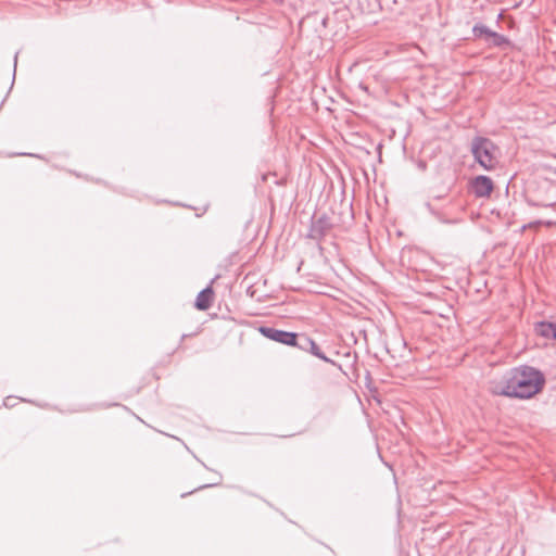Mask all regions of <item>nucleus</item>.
<instances>
[{
	"label": "nucleus",
	"mask_w": 556,
	"mask_h": 556,
	"mask_svg": "<svg viewBox=\"0 0 556 556\" xmlns=\"http://www.w3.org/2000/svg\"><path fill=\"white\" fill-rule=\"evenodd\" d=\"M545 384L543 372L532 366L521 365L511 368L501 380L490 382L493 395L516 399H530L541 392Z\"/></svg>",
	"instance_id": "1"
},
{
	"label": "nucleus",
	"mask_w": 556,
	"mask_h": 556,
	"mask_svg": "<svg viewBox=\"0 0 556 556\" xmlns=\"http://www.w3.org/2000/svg\"><path fill=\"white\" fill-rule=\"evenodd\" d=\"M497 151L498 148L495 143L486 137L477 136L470 144V152L475 161L485 170H492L496 167L498 163Z\"/></svg>",
	"instance_id": "2"
},
{
	"label": "nucleus",
	"mask_w": 556,
	"mask_h": 556,
	"mask_svg": "<svg viewBox=\"0 0 556 556\" xmlns=\"http://www.w3.org/2000/svg\"><path fill=\"white\" fill-rule=\"evenodd\" d=\"M258 331L267 339L288 346H296L299 334L291 331H285L274 327L262 326Z\"/></svg>",
	"instance_id": "3"
},
{
	"label": "nucleus",
	"mask_w": 556,
	"mask_h": 556,
	"mask_svg": "<svg viewBox=\"0 0 556 556\" xmlns=\"http://www.w3.org/2000/svg\"><path fill=\"white\" fill-rule=\"evenodd\" d=\"M331 228L332 223L330 217H328L326 214H323L316 218H313L308 230V237L319 242L326 237Z\"/></svg>",
	"instance_id": "4"
},
{
	"label": "nucleus",
	"mask_w": 556,
	"mask_h": 556,
	"mask_svg": "<svg viewBox=\"0 0 556 556\" xmlns=\"http://www.w3.org/2000/svg\"><path fill=\"white\" fill-rule=\"evenodd\" d=\"M295 348H299L300 350H303V351H306V352H309L312 355L318 357L319 359L326 362V363H330L332 365H336V363L328 358L320 350V348L317 345V343L311 339L309 337L307 336H300L299 337V340H298V344Z\"/></svg>",
	"instance_id": "5"
},
{
	"label": "nucleus",
	"mask_w": 556,
	"mask_h": 556,
	"mask_svg": "<svg viewBox=\"0 0 556 556\" xmlns=\"http://www.w3.org/2000/svg\"><path fill=\"white\" fill-rule=\"evenodd\" d=\"M494 185L490 177L480 175L471 181L472 192L477 198H488L493 191Z\"/></svg>",
	"instance_id": "6"
},
{
	"label": "nucleus",
	"mask_w": 556,
	"mask_h": 556,
	"mask_svg": "<svg viewBox=\"0 0 556 556\" xmlns=\"http://www.w3.org/2000/svg\"><path fill=\"white\" fill-rule=\"evenodd\" d=\"M472 33L476 38L484 37L486 40L492 39V43L496 47H501L502 45L507 42V39L505 36L491 30L489 27H486L483 24H476L472 28Z\"/></svg>",
	"instance_id": "7"
},
{
	"label": "nucleus",
	"mask_w": 556,
	"mask_h": 556,
	"mask_svg": "<svg viewBox=\"0 0 556 556\" xmlns=\"http://www.w3.org/2000/svg\"><path fill=\"white\" fill-rule=\"evenodd\" d=\"M213 301V290L207 287L199 292L195 299V307L200 311H206L211 307Z\"/></svg>",
	"instance_id": "8"
},
{
	"label": "nucleus",
	"mask_w": 556,
	"mask_h": 556,
	"mask_svg": "<svg viewBox=\"0 0 556 556\" xmlns=\"http://www.w3.org/2000/svg\"><path fill=\"white\" fill-rule=\"evenodd\" d=\"M538 330L539 332L544 336V337H548V336H553V338L555 339L556 341V324H552V323H540L539 327H538Z\"/></svg>",
	"instance_id": "9"
},
{
	"label": "nucleus",
	"mask_w": 556,
	"mask_h": 556,
	"mask_svg": "<svg viewBox=\"0 0 556 556\" xmlns=\"http://www.w3.org/2000/svg\"><path fill=\"white\" fill-rule=\"evenodd\" d=\"M427 207L430 211V213L432 215H434L439 220H441L443 223H448L445 218H443L441 213L438 210H435V207L433 206V204L431 202L427 203Z\"/></svg>",
	"instance_id": "10"
},
{
	"label": "nucleus",
	"mask_w": 556,
	"mask_h": 556,
	"mask_svg": "<svg viewBox=\"0 0 556 556\" xmlns=\"http://www.w3.org/2000/svg\"><path fill=\"white\" fill-rule=\"evenodd\" d=\"M17 55H18V52H16L15 55H14V67H16Z\"/></svg>",
	"instance_id": "11"
}]
</instances>
